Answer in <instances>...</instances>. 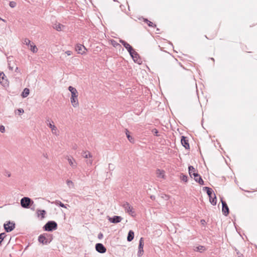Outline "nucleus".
I'll return each instance as SVG.
<instances>
[{
	"instance_id": "obj_41",
	"label": "nucleus",
	"mask_w": 257,
	"mask_h": 257,
	"mask_svg": "<svg viewBox=\"0 0 257 257\" xmlns=\"http://www.w3.org/2000/svg\"><path fill=\"white\" fill-rule=\"evenodd\" d=\"M65 53H66L68 56H70V55L72 54V51H66Z\"/></svg>"
},
{
	"instance_id": "obj_15",
	"label": "nucleus",
	"mask_w": 257,
	"mask_h": 257,
	"mask_svg": "<svg viewBox=\"0 0 257 257\" xmlns=\"http://www.w3.org/2000/svg\"><path fill=\"white\" fill-rule=\"evenodd\" d=\"M119 42L123 46V47L127 50L129 54H131V52H133L134 50L133 48L125 41L120 39Z\"/></svg>"
},
{
	"instance_id": "obj_49",
	"label": "nucleus",
	"mask_w": 257,
	"mask_h": 257,
	"mask_svg": "<svg viewBox=\"0 0 257 257\" xmlns=\"http://www.w3.org/2000/svg\"><path fill=\"white\" fill-rule=\"evenodd\" d=\"M8 176L9 177H10V176H11V174H10V173H9V174H8Z\"/></svg>"
},
{
	"instance_id": "obj_54",
	"label": "nucleus",
	"mask_w": 257,
	"mask_h": 257,
	"mask_svg": "<svg viewBox=\"0 0 257 257\" xmlns=\"http://www.w3.org/2000/svg\"><path fill=\"white\" fill-rule=\"evenodd\" d=\"M175 62H177V60L175 59Z\"/></svg>"
},
{
	"instance_id": "obj_22",
	"label": "nucleus",
	"mask_w": 257,
	"mask_h": 257,
	"mask_svg": "<svg viewBox=\"0 0 257 257\" xmlns=\"http://www.w3.org/2000/svg\"><path fill=\"white\" fill-rule=\"evenodd\" d=\"M65 27V26L60 23L55 24L53 26V28L57 31H61Z\"/></svg>"
},
{
	"instance_id": "obj_25",
	"label": "nucleus",
	"mask_w": 257,
	"mask_h": 257,
	"mask_svg": "<svg viewBox=\"0 0 257 257\" xmlns=\"http://www.w3.org/2000/svg\"><path fill=\"white\" fill-rule=\"evenodd\" d=\"M125 134H126V137L127 138V139L128 140V141L131 142V143H134V138L130 135V132L129 131H128V130L127 129H125Z\"/></svg>"
},
{
	"instance_id": "obj_52",
	"label": "nucleus",
	"mask_w": 257,
	"mask_h": 257,
	"mask_svg": "<svg viewBox=\"0 0 257 257\" xmlns=\"http://www.w3.org/2000/svg\"><path fill=\"white\" fill-rule=\"evenodd\" d=\"M181 66V67H183L182 65L181 64V63H178Z\"/></svg>"
},
{
	"instance_id": "obj_3",
	"label": "nucleus",
	"mask_w": 257,
	"mask_h": 257,
	"mask_svg": "<svg viewBox=\"0 0 257 257\" xmlns=\"http://www.w3.org/2000/svg\"><path fill=\"white\" fill-rule=\"evenodd\" d=\"M53 239L52 234L44 233L40 235L38 237V241L43 244L50 243Z\"/></svg>"
},
{
	"instance_id": "obj_21",
	"label": "nucleus",
	"mask_w": 257,
	"mask_h": 257,
	"mask_svg": "<svg viewBox=\"0 0 257 257\" xmlns=\"http://www.w3.org/2000/svg\"><path fill=\"white\" fill-rule=\"evenodd\" d=\"M51 204H55L56 205L59 206L63 208H67V206H69L68 204H64L62 203L60 201L56 200L55 201L51 202Z\"/></svg>"
},
{
	"instance_id": "obj_33",
	"label": "nucleus",
	"mask_w": 257,
	"mask_h": 257,
	"mask_svg": "<svg viewBox=\"0 0 257 257\" xmlns=\"http://www.w3.org/2000/svg\"><path fill=\"white\" fill-rule=\"evenodd\" d=\"M66 183L69 188H72L74 187V183L71 180H67Z\"/></svg>"
},
{
	"instance_id": "obj_32",
	"label": "nucleus",
	"mask_w": 257,
	"mask_h": 257,
	"mask_svg": "<svg viewBox=\"0 0 257 257\" xmlns=\"http://www.w3.org/2000/svg\"><path fill=\"white\" fill-rule=\"evenodd\" d=\"M205 247L204 246L202 245H199L198 246H197L195 249V251H199L200 252H202L203 250H204Z\"/></svg>"
},
{
	"instance_id": "obj_40",
	"label": "nucleus",
	"mask_w": 257,
	"mask_h": 257,
	"mask_svg": "<svg viewBox=\"0 0 257 257\" xmlns=\"http://www.w3.org/2000/svg\"><path fill=\"white\" fill-rule=\"evenodd\" d=\"M5 126L4 125H0V132L1 133H3L5 132Z\"/></svg>"
},
{
	"instance_id": "obj_6",
	"label": "nucleus",
	"mask_w": 257,
	"mask_h": 257,
	"mask_svg": "<svg viewBox=\"0 0 257 257\" xmlns=\"http://www.w3.org/2000/svg\"><path fill=\"white\" fill-rule=\"evenodd\" d=\"M57 223L55 221H49L43 226L45 231H52L57 229Z\"/></svg>"
},
{
	"instance_id": "obj_12",
	"label": "nucleus",
	"mask_w": 257,
	"mask_h": 257,
	"mask_svg": "<svg viewBox=\"0 0 257 257\" xmlns=\"http://www.w3.org/2000/svg\"><path fill=\"white\" fill-rule=\"evenodd\" d=\"M107 217L108 221L112 223H119V222H121V221L122 219V218L120 216L115 215L112 217H110L109 216H107Z\"/></svg>"
},
{
	"instance_id": "obj_20",
	"label": "nucleus",
	"mask_w": 257,
	"mask_h": 257,
	"mask_svg": "<svg viewBox=\"0 0 257 257\" xmlns=\"http://www.w3.org/2000/svg\"><path fill=\"white\" fill-rule=\"evenodd\" d=\"M67 160L69 165L73 168H76V162L72 157H68Z\"/></svg>"
},
{
	"instance_id": "obj_30",
	"label": "nucleus",
	"mask_w": 257,
	"mask_h": 257,
	"mask_svg": "<svg viewBox=\"0 0 257 257\" xmlns=\"http://www.w3.org/2000/svg\"><path fill=\"white\" fill-rule=\"evenodd\" d=\"M30 50L33 53H36L38 51V49L36 46L34 44V43H32V44L30 45Z\"/></svg>"
},
{
	"instance_id": "obj_13",
	"label": "nucleus",
	"mask_w": 257,
	"mask_h": 257,
	"mask_svg": "<svg viewBox=\"0 0 257 257\" xmlns=\"http://www.w3.org/2000/svg\"><path fill=\"white\" fill-rule=\"evenodd\" d=\"M144 245V239L143 237H141L139 240V250L138 251V256L139 257L141 256L144 253L143 247Z\"/></svg>"
},
{
	"instance_id": "obj_17",
	"label": "nucleus",
	"mask_w": 257,
	"mask_h": 257,
	"mask_svg": "<svg viewBox=\"0 0 257 257\" xmlns=\"http://www.w3.org/2000/svg\"><path fill=\"white\" fill-rule=\"evenodd\" d=\"M181 143L182 146L186 149H190V146H189V144L188 142V140L187 139V138L186 137H185V136L181 137Z\"/></svg>"
},
{
	"instance_id": "obj_35",
	"label": "nucleus",
	"mask_w": 257,
	"mask_h": 257,
	"mask_svg": "<svg viewBox=\"0 0 257 257\" xmlns=\"http://www.w3.org/2000/svg\"><path fill=\"white\" fill-rule=\"evenodd\" d=\"M23 43L24 44H25L28 46H30V45L32 44L31 41L28 38L25 39Z\"/></svg>"
},
{
	"instance_id": "obj_55",
	"label": "nucleus",
	"mask_w": 257,
	"mask_h": 257,
	"mask_svg": "<svg viewBox=\"0 0 257 257\" xmlns=\"http://www.w3.org/2000/svg\"><path fill=\"white\" fill-rule=\"evenodd\" d=\"M114 2H116V0H113Z\"/></svg>"
},
{
	"instance_id": "obj_47",
	"label": "nucleus",
	"mask_w": 257,
	"mask_h": 257,
	"mask_svg": "<svg viewBox=\"0 0 257 257\" xmlns=\"http://www.w3.org/2000/svg\"><path fill=\"white\" fill-rule=\"evenodd\" d=\"M236 253L238 254V256L241 254V253L239 252V251H236Z\"/></svg>"
},
{
	"instance_id": "obj_51",
	"label": "nucleus",
	"mask_w": 257,
	"mask_h": 257,
	"mask_svg": "<svg viewBox=\"0 0 257 257\" xmlns=\"http://www.w3.org/2000/svg\"><path fill=\"white\" fill-rule=\"evenodd\" d=\"M211 59L212 60H213V61H214V58H211Z\"/></svg>"
},
{
	"instance_id": "obj_16",
	"label": "nucleus",
	"mask_w": 257,
	"mask_h": 257,
	"mask_svg": "<svg viewBox=\"0 0 257 257\" xmlns=\"http://www.w3.org/2000/svg\"><path fill=\"white\" fill-rule=\"evenodd\" d=\"M0 83L4 86L8 85V81L6 79V76L4 72L0 73Z\"/></svg>"
},
{
	"instance_id": "obj_43",
	"label": "nucleus",
	"mask_w": 257,
	"mask_h": 257,
	"mask_svg": "<svg viewBox=\"0 0 257 257\" xmlns=\"http://www.w3.org/2000/svg\"><path fill=\"white\" fill-rule=\"evenodd\" d=\"M103 237V234L102 233H99L98 235V238L99 239H101Z\"/></svg>"
},
{
	"instance_id": "obj_2",
	"label": "nucleus",
	"mask_w": 257,
	"mask_h": 257,
	"mask_svg": "<svg viewBox=\"0 0 257 257\" xmlns=\"http://www.w3.org/2000/svg\"><path fill=\"white\" fill-rule=\"evenodd\" d=\"M68 90L71 92V102L73 107H76L78 105V92L76 89L71 86H69Z\"/></svg>"
},
{
	"instance_id": "obj_9",
	"label": "nucleus",
	"mask_w": 257,
	"mask_h": 257,
	"mask_svg": "<svg viewBox=\"0 0 257 257\" xmlns=\"http://www.w3.org/2000/svg\"><path fill=\"white\" fill-rule=\"evenodd\" d=\"M130 55L135 62L139 64H141L142 63V61L140 58L139 54L135 51V50H134L133 52H131V54H130Z\"/></svg>"
},
{
	"instance_id": "obj_26",
	"label": "nucleus",
	"mask_w": 257,
	"mask_h": 257,
	"mask_svg": "<svg viewBox=\"0 0 257 257\" xmlns=\"http://www.w3.org/2000/svg\"><path fill=\"white\" fill-rule=\"evenodd\" d=\"M29 93H30V90L29 89L27 88H25L22 93V94H21V96L23 97V98H25L26 97L28 96V95L29 94Z\"/></svg>"
},
{
	"instance_id": "obj_48",
	"label": "nucleus",
	"mask_w": 257,
	"mask_h": 257,
	"mask_svg": "<svg viewBox=\"0 0 257 257\" xmlns=\"http://www.w3.org/2000/svg\"><path fill=\"white\" fill-rule=\"evenodd\" d=\"M73 148L74 149H76V145L74 146Z\"/></svg>"
},
{
	"instance_id": "obj_31",
	"label": "nucleus",
	"mask_w": 257,
	"mask_h": 257,
	"mask_svg": "<svg viewBox=\"0 0 257 257\" xmlns=\"http://www.w3.org/2000/svg\"><path fill=\"white\" fill-rule=\"evenodd\" d=\"M180 179L185 182H187L188 181V177L187 175L181 173L180 174Z\"/></svg>"
},
{
	"instance_id": "obj_46",
	"label": "nucleus",
	"mask_w": 257,
	"mask_h": 257,
	"mask_svg": "<svg viewBox=\"0 0 257 257\" xmlns=\"http://www.w3.org/2000/svg\"><path fill=\"white\" fill-rule=\"evenodd\" d=\"M238 257H244V255L242 254H240Z\"/></svg>"
},
{
	"instance_id": "obj_38",
	"label": "nucleus",
	"mask_w": 257,
	"mask_h": 257,
	"mask_svg": "<svg viewBox=\"0 0 257 257\" xmlns=\"http://www.w3.org/2000/svg\"><path fill=\"white\" fill-rule=\"evenodd\" d=\"M9 6L11 8H14L16 7L17 3L14 1L10 2L9 3Z\"/></svg>"
},
{
	"instance_id": "obj_10",
	"label": "nucleus",
	"mask_w": 257,
	"mask_h": 257,
	"mask_svg": "<svg viewBox=\"0 0 257 257\" xmlns=\"http://www.w3.org/2000/svg\"><path fill=\"white\" fill-rule=\"evenodd\" d=\"M4 229L7 232H10L15 228V223L13 222L8 221L4 225Z\"/></svg>"
},
{
	"instance_id": "obj_8",
	"label": "nucleus",
	"mask_w": 257,
	"mask_h": 257,
	"mask_svg": "<svg viewBox=\"0 0 257 257\" xmlns=\"http://www.w3.org/2000/svg\"><path fill=\"white\" fill-rule=\"evenodd\" d=\"M82 156L84 158H89V159L86 161V164L88 165H91L92 164V160L91 158H92V155L91 154L87 151H83L81 153Z\"/></svg>"
},
{
	"instance_id": "obj_42",
	"label": "nucleus",
	"mask_w": 257,
	"mask_h": 257,
	"mask_svg": "<svg viewBox=\"0 0 257 257\" xmlns=\"http://www.w3.org/2000/svg\"><path fill=\"white\" fill-rule=\"evenodd\" d=\"M108 167L110 170H113L114 169L113 165L112 164H109Z\"/></svg>"
},
{
	"instance_id": "obj_36",
	"label": "nucleus",
	"mask_w": 257,
	"mask_h": 257,
	"mask_svg": "<svg viewBox=\"0 0 257 257\" xmlns=\"http://www.w3.org/2000/svg\"><path fill=\"white\" fill-rule=\"evenodd\" d=\"M24 110L23 108H19L16 110L15 113L18 115H21L24 113Z\"/></svg>"
},
{
	"instance_id": "obj_50",
	"label": "nucleus",
	"mask_w": 257,
	"mask_h": 257,
	"mask_svg": "<svg viewBox=\"0 0 257 257\" xmlns=\"http://www.w3.org/2000/svg\"><path fill=\"white\" fill-rule=\"evenodd\" d=\"M44 157H46V158H47V154L45 155Z\"/></svg>"
},
{
	"instance_id": "obj_11",
	"label": "nucleus",
	"mask_w": 257,
	"mask_h": 257,
	"mask_svg": "<svg viewBox=\"0 0 257 257\" xmlns=\"http://www.w3.org/2000/svg\"><path fill=\"white\" fill-rule=\"evenodd\" d=\"M221 203H222V211L223 214L227 216L229 213V208L227 205V203L225 201H223L222 199H221Z\"/></svg>"
},
{
	"instance_id": "obj_7",
	"label": "nucleus",
	"mask_w": 257,
	"mask_h": 257,
	"mask_svg": "<svg viewBox=\"0 0 257 257\" xmlns=\"http://www.w3.org/2000/svg\"><path fill=\"white\" fill-rule=\"evenodd\" d=\"M122 207L124 209L126 212L131 214L132 216H134L136 215L135 211L133 210V207L131 206L128 202H126L124 203L122 205Z\"/></svg>"
},
{
	"instance_id": "obj_18",
	"label": "nucleus",
	"mask_w": 257,
	"mask_h": 257,
	"mask_svg": "<svg viewBox=\"0 0 257 257\" xmlns=\"http://www.w3.org/2000/svg\"><path fill=\"white\" fill-rule=\"evenodd\" d=\"M76 51L78 52V53L83 55L85 53V50L87 49L86 48L81 44H77L75 47Z\"/></svg>"
},
{
	"instance_id": "obj_39",
	"label": "nucleus",
	"mask_w": 257,
	"mask_h": 257,
	"mask_svg": "<svg viewBox=\"0 0 257 257\" xmlns=\"http://www.w3.org/2000/svg\"><path fill=\"white\" fill-rule=\"evenodd\" d=\"M152 133L156 136H158V131L156 128H154L152 130Z\"/></svg>"
},
{
	"instance_id": "obj_24",
	"label": "nucleus",
	"mask_w": 257,
	"mask_h": 257,
	"mask_svg": "<svg viewBox=\"0 0 257 257\" xmlns=\"http://www.w3.org/2000/svg\"><path fill=\"white\" fill-rule=\"evenodd\" d=\"M46 214V212L45 210H38L37 214L38 216H41V219H43Z\"/></svg>"
},
{
	"instance_id": "obj_53",
	"label": "nucleus",
	"mask_w": 257,
	"mask_h": 257,
	"mask_svg": "<svg viewBox=\"0 0 257 257\" xmlns=\"http://www.w3.org/2000/svg\"><path fill=\"white\" fill-rule=\"evenodd\" d=\"M153 198H154V196H151V199H153Z\"/></svg>"
},
{
	"instance_id": "obj_34",
	"label": "nucleus",
	"mask_w": 257,
	"mask_h": 257,
	"mask_svg": "<svg viewBox=\"0 0 257 257\" xmlns=\"http://www.w3.org/2000/svg\"><path fill=\"white\" fill-rule=\"evenodd\" d=\"M6 236L7 235L5 232L0 233V245H1L2 241L4 240Z\"/></svg>"
},
{
	"instance_id": "obj_5",
	"label": "nucleus",
	"mask_w": 257,
	"mask_h": 257,
	"mask_svg": "<svg viewBox=\"0 0 257 257\" xmlns=\"http://www.w3.org/2000/svg\"><path fill=\"white\" fill-rule=\"evenodd\" d=\"M20 203L23 208H30L34 202L30 198L24 197L21 199Z\"/></svg>"
},
{
	"instance_id": "obj_4",
	"label": "nucleus",
	"mask_w": 257,
	"mask_h": 257,
	"mask_svg": "<svg viewBox=\"0 0 257 257\" xmlns=\"http://www.w3.org/2000/svg\"><path fill=\"white\" fill-rule=\"evenodd\" d=\"M203 190L206 191L211 204L213 205H215L217 202V199L215 194L213 193L212 189L208 187H204Z\"/></svg>"
},
{
	"instance_id": "obj_14",
	"label": "nucleus",
	"mask_w": 257,
	"mask_h": 257,
	"mask_svg": "<svg viewBox=\"0 0 257 257\" xmlns=\"http://www.w3.org/2000/svg\"><path fill=\"white\" fill-rule=\"evenodd\" d=\"M95 249L97 252L101 253H104L106 251L105 247L100 243H97L95 244Z\"/></svg>"
},
{
	"instance_id": "obj_29",
	"label": "nucleus",
	"mask_w": 257,
	"mask_h": 257,
	"mask_svg": "<svg viewBox=\"0 0 257 257\" xmlns=\"http://www.w3.org/2000/svg\"><path fill=\"white\" fill-rule=\"evenodd\" d=\"M143 19H144V22L146 23L149 27H154V28L156 27V25L155 24H154L152 22L150 21L147 19L144 18Z\"/></svg>"
},
{
	"instance_id": "obj_23",
	"label": "nucleus",
	"mask_w": 257,
	"mask_h": 257,
	"mask_svg": "<svg viewBox=\"0 0 257 257\" xmlns=\"http://www.w3.org/2000/svg\"><path fill=\"white\" fill-rule=\"evenodd\" d=\"M134 238V232L133 230H130L127 236V240L129 242L131 241Z\"/></svg>"
},
{
	"instance_id": "obj_27",
	"label": "nucleus",
	"mask_w": 257,
	"mask_h": 257,
	"mask_svg": "<svg viewBox=\"0 0 257 257\" xmlns=\"http://www.w3.org/2000/svg\"><path fill=\"white\" fill-rule=\"evenodd\" d=\"M157 176L159 178H163L164 177V171L160 169L156 170Z\"/></svg>"
},
{
	"instance_id": "obj_44",
	"label": "nucleus",
	"mask_w": 257,
	"mask_h": 257,
	"mask_svg": "<svg viewBox=\"0 0 257 257\" xmlns=\"http://www.w3.org/2000/svg\"><path fill=\"white\" fill-rule=\"evenodd\" d=\"M200 222L202 225H205L206 223L205 220L204 219H201Z\"/></svg>"
},
{
	"instance_id": "obj_45",
	"label": "nucleus",
	"mask_w": 257,
	"mask_h": 257,
	"mask_svg": "<svg viewBox=\"0 0 257 257\" xmlns=\"http://www.w3.org/2000/svg\"><path fill=\"white\" fill-rule=\"evenodd\" d=\"M15 71L17 72H20V70L19 69L18 67H16Z\"/></svg>"
},
{
	"instance_id": "obj_37",
	"label": "nucleus",
	"mask_w": 257,
	"mask_h": 257,
	"mask_svg": "<svg viewBox=\"0 0 257 257\" xmlns=\"http://www.w3.org/2000/svg\"><path fill=\"white\" fill-rule=\"evenodd\" d=\"M111 44L114 47H117V46L121 47V45L116 42L115 40H111Z\"/></svg>"
},
{
	"instance_id": "obj_19",
	"label": "nucleus",
	"mask_w": 257,
	"mask_h": 257,
	"mask_svg": "<svg viewBox=\"0 0 257 257\" xmlns=\"http://www.w3.org/2000/svg\"><path fill=\"white\" fill-rule=\"evenodd\" d=\"M47 125H48V126L51 128V131H52V132L53 134H55L56 133V132L57 131V127L55 126V125H54L53 123V122L52 121V123H51L50 121H49V119H47Z\"/></svg>"
},
{
	"instance_id": "obj_28",
	"label": "nucleus",
	"mask_w": 257,
	"mask_h": 257,
	"mask_svg": "<svg viewBox=\"0 0 257 257\" xmlns=\"http://www.w3.org/2000/svg\"><path fill=\"white\" fill-rule=\"evenodd\" d=\"M13 61V57L12 56H10L8 58V67L10 70H13V66H12L11 62Z\"/></svg>"
},
{
	"instance_id": "obj_1",
	"label": "nucleus",
	"mask_w": 257,
	"mask_h": 257,
	"mask_svg": "<svg viewBox=\"0 0 257 257\" xmlns=\"http://www.w3.org/2000/svg\"><path fill=\"white\" fill-rule=\"evenodd\" d=\"M189 174L191 178H194L195 181L200 185L204 184V181L201 176L197 173L196 169L192 166L188 167Z\"/></svg>"
}]
</instances>
